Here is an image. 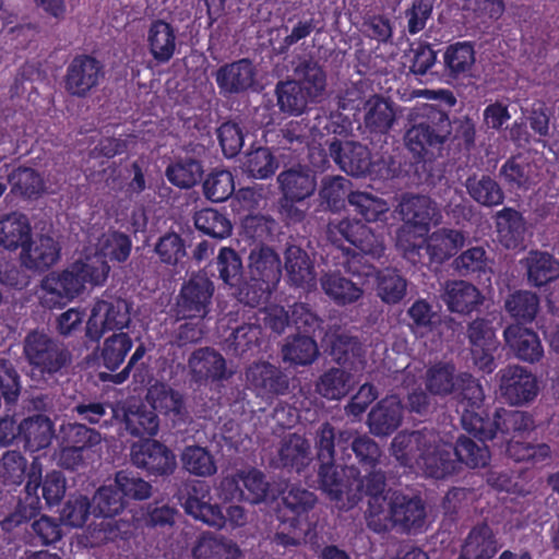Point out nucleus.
<instances>
[{
	"mask_svg": "<svg viewBox=\"0 0 559 559\" xmlns=\"http://www.w3.org/2000/svg\"><path fill=\"white\" fill-rule=\"evenodd\" d=\"M457 400L456 412L461 414L463 428L474 433L477 426L472 417L484 418L489 411L483 408L485 393L481 384L468 372L457 374V384L453 391Z\"/></svg>",
	"mask_w": 559,
	"mask_h": 559,
	"instance_id": "15",
	"label": "nucleus"
},
{
	"mask_svg": "<svg viewBox=\"0 0 559 559\" xmlns=\"http://www.w3.org/2000/svg\"><path fill=\"white\" fill-rule=\"evenodd\" d=\"M131 322L130 306L121 298L97 300L86 322L85 334L92 342H98L107 331H120Z\"/></svg>",
	"mask_w": 559,
	"mask_h": 559,
	"instance_id": "9",
	"label": "nucleus"
},
{
	"mask_svg": "<svg viewBox=\"0 0 559 559\" xmlns=\"http://www.w3.org/2000/svg\"><path fill=\"white\" fill-rule=\"evenodd\" d=\"M497 376L499 377L500 395L510 405L528 404L539 393L536 376L524 367L509 365L500 369Z\"/></svg>",
	"mask_w": 559,
	"mask_h": 559,
	"instance_id": "12",
	"label": "nucleus"
},
{
	"mask_svg": "<svg viewBox=\"0 0 559 559\" xmlns=\"http://www.w3.org/2000/svg\"><path fill=\"white\" fill-rule=\"evenodd\" d=\"M285 269L295 286L302 287L314 280L313 263L302 247H286Z\"/></svg>",
	"mask_w": 559,
	"mask_h": 559,
	"instance_id": "51",
	"label": "nucleus"
},
{
	"mask_svg": "<svg viewBox=\"0 0 559 559\" xmlns=\"http://www.w3.org/2000/svg\"><path fill=\"white\" fill-rule=\"evenodd\" d=\"M504 340L507 345L522 361L534 364L544 356V348L536 332L520 324H510L506 328Z\"/></svg>",
	"mask_w": 559,
	"mask_h": 559,
	"instance_id": "22",
	"label": "nucleus"
},
{
	"mask_svg": "<svg viewBox=\"0 0 559 559\" xmlns=\"http://www.w3.org/2000/svg\"><path fill=\"white\" fill-rule=\"evenodd\" d=\"M452 123L449 115L435 105H425L411 120L404 133V143L416 165H427L442 156L450 140Z\"/></svg>",
	"mask_w": 559,
	"mask_h": 559,
	"instance_id": "2",
	"label": "nucleus"
},
{
	"mask_svg": "<svg viewBox=\"0 0 559 559\" xmlns=\"http://www.w3.org/2000/svg\"><path fill=\"white\" fill-rule=\"evenodd\" d=\"M477 426L473 436L483 440H492L500 433L503 438L515 432L531 431L535 420L531 413L518 409L497 407L488 412L484 418L472 417Z\"/></svg>",
	"mask_w": 559,
	"mask_h": 559,
	"instance_id": "8",
	"label": "nucleus"
},
{
	"mask_svg": "<svg viewBox=\"0 0 559 559\" xmlns=\"http://www.w3.org/2000/svg\"><path fill=\"white\" fill-rule=\"evenodd\" d=\"M245 374L247 388L265 402L272 403L289 392L288 374L269 361L253 362L246 369Z\"/></svg>",
	"mask_w": 559,
	"mask_h": 559,
	"instance_id": "11",
	"label": "nucleus"
},
{
	"mask_svg": "<svg viewBox=\"0 0 559 559\" xmlns=\"http://www.w3.org/2000/svg\"><path fill=\"white\" fill-rule=\"evenodd\" d=\"M350 187L352 182L342 176L324 177L319 191L321 203L333 212L344 209L353 192Z\"/></svg>",
	"mask_w": 559,
	"mask_h": 559,
	"instance_id": "59",
	"label": "nucleus"
},
{
	"mask_svg": "<svg viewBox=\"0 0 559 559\" xmlns=\"http://www.w3.org/2000/svg\"><path fill=\"white\" fill-rule=\"evenodd\" d=\"M206 495L198 497L189 493L183 507L185 511L192 515L194 519L202 521L203 523L222 528L226 524V516L223 509L218 504H212L209 500H205Z\"/></svg>",
	"mask_w": 559,
	"mask_h": 559,
	"instance_id": "58",
	"label": "nucleus"
},
{
	"mask_svg": "<svg viewBox=\"0 0 559 559\" xmlns=\"http://www.w3.org/2000/svg\"><path fill=\"white\" fill-rule=\"evenodd\" d=\"M443 300L451 312L471 313L481 304V295L474 285L454 281L447 284Z\"/></svg>",
	"mask_w": 559,
	"mask_h": 559,
	"instance_id": "38",
	"label": "nucleus"
},
{
	"mask_svg": "<svg viewBox=\"0 0 559 559\" xmlns=\"http://www.w3.org/2000/svg\"><path fill=\"white\" fill-rule=\"evenodd\" d=\"M194 225L203 235H207L214 239L228 237L233 229L230 221L213 209H203L197 212L194 215Z\"/></svg>",
	"mask_w": 559,
	"mask_h": 559,
	"instance_id": "61",
	"label": "nucleus"
},
{
	"mask_svg": "<svg viewBox=\"0 0 559 559\" xmlns=\"http://www.w3.org/2000/svg\"><path fill=\"white\" fill-rule=\"evenodd\" d=\"M92 503L95 520L87 528L92 546H102L118 540L127 542L132 537V523L115 519L127 504L116 485L99 487L93 496Z\"/></svg>",
	"mask_w": 559,
	"mask_h": 559,
	"instance_id": "3",
	"label": "nucleus"
},
{
	"mask_svg": "<svg viewBox=\"0 0 559 559\" xmlns=\"http://www.w3.org/2000/svg\"><path fill=\"white\" fill-rule=\"evenodd\" d=\"M469 197L480 205L496 206L503 202L504 193L500 185L490 176H469L465 182Z\"/></svg>",
	"mask_w": 559,
	"mask_h": 559,
	"instance_id": "50",
	"label": "nucleus"
},
{
	"mask_svg": "<svg viewBox=\"0 0 559 559\" xmlns=\"http://www.w3.org/2000/svg\"><path fill=\"white\" fill-rule=\"evenodd\" d=\"M110 266L104 252H94L70 264L60 273H50L41 281L43 302L49 308L64 306L80 296L85 284L100 286L108 277Z\"/></svg>",
	"mask_w": 559,
	"mask_h": 559,
	"instance_id": "1",
	"label": "nucleus"
},
{
	"mask_svg": "<svg viewBox=\"0 0 559 559\" xmlns=\"http://www.w3.org/2000/svg\"><path fill=\"white\" fill-rule=\"evenodd\" d=\"M0 245H35L25 214L12 212L0 219Z\"/></svg>",
	"mask_w": 559,
	"mask_h": 559,
	"instance_id": "47",
	"label": "nucleus"
},
{
	"mask_svg": "<svg viewBox=\"0 0 559 559\" xmlns=\"http://www.w3.org/2000/svg\"><path fill=\"white\" fill-rule=\"evenodd\" d=\"M263 328L260 323L248 322L236 328L227 338V350L239 358H250L261 350Z\"/></svg>",
	"mask_w": 559,
	"mask_h": 559,
	"instance_id": "30",
	"label": "nucleus"
},
{
	"mask_svg": "<svg viewBox=\"0 0 559 559\" xmlns=\"http://www.w3.org/2000/svg\"><path fill=\"white\" fill-rule=\"evenodd\" d=\"M277 223L264 215H249L241 222L240 240L247 245H269L277 235Z\"/></svg>",
	"mask_w": 559,
	"mask_h": 559,
	"instance_id": "42",
	"label": "nucleus"
},
{
	"mask_svg": "<svg viewBox=\"0 0 559 559\" xmlns=\"http://www.w3.org/2000/svg\"><path fill=\"white\" fill-rule=\"evenodd\" d=\"M277 181L283 192L282 209L295 221H301L304 212L295 209L293 204L313 194L317 187L314 176L308 169L289 168L278 175Z\"/></svg>",
	"mask_w": 559,
	"mask_h": 559,
	"instance_id": "16",
	"label": "nucleus"
},
{
	"mask_svg": "<svg viewBox=\"0 0 559 559\" xmlns=\"http://www.w3.org/2000/svg\"><path fill=\"white\" fill-rule=\"evenodd\" d=\"M479 442L466 436H460L453 445V459L457 461V471L461 464L469 468H480L489 464L490 451L485 441L477 438Z\"/></svg>",
	"mask_w": 559,
	"mask_h": 559,
	"instance_id": "40",
	"label": "nucleus"
},
{
	"mask_svg": "<svg viewBox=\"0 0 559 559\" xmlns=\"http://www.w3.org/2000/svg\"><path fill=\"white\" fill-rule=\"evenodd\" d=\"M23 354L33 374L44 380L61 373L71 362V353L61 342L36 330L25 336Z\"/></svg>",
	"mask_w": 559,
	"mask_h": 559,
	"instance_id": "5",
	"label": "nucleus"
},
{
	"mask_svg": "<svg viewBox=\"0 0 559 559\" xmlns=\"http://www.w3.org/2000/svg\"><path fill=\"white\" fill-rule=\"evenodd\" d=\"M431 200L426 195H403L397 212L403 224L396 229L395 245H429L426 240L432 219Z\"/></svg>",
	"mask_w": 559,
	"mask_h": 559,
	"instance_id": "6",
	"label": "nucleus"
},
{
	"mask_svg": "<svg viewBox=\"0 0 559 559\" xmlns=\"http://www.w3.org/2000/svg\"><path fill=\"white\" fill-rule=\"evenodd\" d=\"M305 93L306 91L299 82L293 80L280 81L275 87L280 110L289 116L301 115L309 102H316L313 97Z\"/></svg>",
	"mask_w": 559,
	"mask_h": 559,
	"instance_id": "39",
	"label": "nucleus"
},
{
	"mask_svg": "<svg viewBox=\"0 0 559 559\" xmlns=\"http://www.w3.org/2000/svg\"><path fill=\"white\" fill-rule=\"evenodd\" d=\"M349 478L352 479V487L349 490L348 500L357 503L364 497H370L378 500L385 490L386 477L385 473L378 466L367 467L359 469L355 466L349 469Z\"/></svg>",
	"mask_w": 559,
	"mask_h": 559,
	"instance_id": "24",
	"label": "nucleus"
},
{
	"mask_svg": "<svg viewBox=\"0 0 559 559\" xmlns=\"http://www.w3.org/2000/svg\"><path fill=\"white\" fill-rule=\"evenodd\" d=\"M130 459L135 467L156 477L173 474L177 465L175 453L154 439L134 442L130 449Z\"/></svg>",
	"mask_w": 559,
	"mask_h": 559,
	"instance_id": "13",
	"label": "nucleus"
},
{
	"mask_svg": "<svg viewBox=\"0 0 559 559\" xmlns=\"http://www.w3.org/2000/svg\"><path fill=\"white\" fill-rule=\"evenodd\" d=\"M133 346V341L128 333L119 332L105 338L100 347V364L108 370H117L124 361Z\"/></svg>",
	"mask_w": 559,
	"mask_h": 559,
	"instance_id": "53",
	"label": "nucleus"
},
{
	"mask_svg": "<svg viewBox=\"0 0 559 559\" xmlns=\"http://www.w3.org/2000/svg\"><path fill=\"white\" fill-rule=\"evenodd\" d=\"M146 399L151 409L171 417L173 421L182 420L187 414L182 395L165 384L151 386Z\"/></svg>",
	"mask_w": 559,
	"mask_h": 559,
	"instance_id": "35",
	"label": "nucleus"
},
{
	"mask_svg": "<svg viewBox=\"0 0 559 559\" xmlns=\"http://www.w3.org/2000/svg\"><path fill=\"white\" fill-rule=\"evenodd\" d=\"M383 500L386 502L388 513L384 521L376 520L371 514L369 527L376 533L396 528L401 533H419L426 523V506L419 495L407 493L401 489H389Z\"/></svg>",
	"mask_w": 559,
	"mask_h": 559,
	"instance_id": "4",
	"label": "nucleus"
},
{
	"mask_svg": "<svg viewBox=\"0 0 559 559\" xmlns=\"http://www.w3.org/2000/svg\"><path fill=\"white\" fill-rule=\"evenodd\" d=\"M281 133L284 147L295 152L308 147L318 138L316 121L311 123L310 120L305 118L290 120L281 129Z\"/></svg>",
	"mask_w": 559,
	"mask_h": 559,
	"instance_id": "56",
	"label": "nucleus"
},
{
	"mask_svg": "<svg viewBox=\"0 0 559 559\" xmlns=\"http://www.w3.org/2000/svg\"><path fill=\"white\" fill-rule=\"evenodd\" d=\"M559 277V261L546 252L532 251L527 259V280L542 287Z\"/></svg>",
	"mask_w": 559,
	"mask_h": 559,
	"instance_id": "48",
	"label": "nucleus"
},
{
	"mask_svg": "<svg viewBox=\"0 0 559 559\" xmlns=\"http://www.w3.org/2000/svg\"><path fill=\"white\" fill-rule=\"evenodd\" d=\"M21 263L33 272H45L59 259L62 247H21Z\"/></svg>",
	"mask_w": 559,
	"mask_h": 559,
	"instance_id": "63",
	"label": "nucleus"
},
{
	"mask_svg": "<svg viewBox=\"0 0 559 559\" xmlns=\"http://www.w3.org/2000/svg\"><path fill=\"white\" fill-rule=\"evenodd\" d=\"M165 175L171 185L180 189H190L202 180L204 167L201 160L185 156L169 164Z\"/></svg>",
	"mask_w": 559,
	"mask_h": 559,
	"instance_id": "41",
	"label": "nucleus"
},
{
	"mask_svg": "<svg viewBox=\"0 0 559 559\" xmlns=\"http://www.w3.org/2000/svg\"><path fill=\"white\" fill-rule=\"evenodd\" d=\"M370 228L358 219L344 218L328 225V237L331 245L347 241L349 245H370Z\"/></svg>",
	"mask_w": 559,
	"mask_h": 559,
	"instance_id": "49",
	"label": "nucleus"
},
{
	"mask_svg": "<svg viewBox=\"0 0 559 559\" xmlns=\"http://www.w3.org/2000/svg\"><path fill=\"white\" fill-rule=\"evenodd\" d=\"M53 424L49 417L36 414L20 423V443L29 452H37L50 445Z\"/></svg>",
	"mask_w": 559,
	"mask_h": 559,
	"instance_id": "29",
	"label": "nucleus"
},
{
	"mask_svg": "<svg viewBox=\"0 0 559 559\" xmlns=\"http://www.w3.org/2000/svg\"><path fill=\"white\" fill-rule=\"evenodd\" d=\"M150 51L158 62L169 61L176 49V33L171 24L155 20L147 32Z\"/></svg>",
	"mask_w": 559,
	"mask_h": 559,
	"instance_id": "37",
	"label": "nucleus"
},
{
	"mask_svg": "<svg viewBox=\"0 0 559 559\" xmlns=\"http://www.w3.org/2000/svg\"><path fill=\"white\" fill-rule=\"evenodd\" d=\"M350 372L332 367L323 372L316 384L317 392L328 400H341L352 390Z\"/></svg>",
	"mask_w": 559,
	"mask_h": 559,
	"instance_id": "52",
	"label": "nucleus"
},
{
	"mask_svg": "<svg viewBox=\"0 0 559 559\" xmlns=\"http://www.w3.org/2000/svg\"><path fill=\"white\" fill-rule=\"evenodd\" d=\"M354 468V465L335 464V459L319 462L318 481L320 488L334 500H341L344 496L348 499L352 487L349 469Z\"/></svg>",
	"mask_w": 559,
	"mask_h": 559,
	"instance_id": "27",
	"label": "nucleus"
},
{
	"mask_svg": "<svg viewBox=\"0 0 559 559\" xmlns=\"http://www.w3.org/2000/svg\"><path fill=\"white\" fill-rule=\"evenodd\" d=\"M11 193L24 199H37L45 191V182L38 171L31 167H17L8 177Z\"/></svg>",
	"mask_w": 559,
	"mask_h": 559,
	"instance_id": "54",
	"label": "nucleus"
},
{
	"mask_svg": "<svg viewBox=\"0 0 559 559\" xmlns=\"http://www.w3.org/2000/svg\"><path fill=\"white\" fill-rule=\"evenodd\" d=\"M214 284L206 274H193L178 294L176 312L181 319H203L210 312Z\"/></svg>",
	"mask_w": 559,
	"mask_h": 559,
	"instance_id": "10",
	"label": "nucleus"
},
{
	"mask_svg": "<svg viewBox=\"0 0 559 559\" xmlns=\"http://www.w3.org/2000/svg\"><path fill=\"white\" fill-rule=\"evenodd\" d=\"M317 496L306 488L297 485L288 487L282 492L277 504V518L283 525L307 530L312 527L309 513L317 503Z\"/></svg>",
	"mask_w": 559,
	"mask_h": 559,
	"instance_id": "14",
	"label": "nucleus"
},
{
	"mask_svg": "<svg viewBox=\"0 0 559 559\" xmlns=\"http://www.w3.org/2000/svg\"><path fill=\"white\" fill-rule=\"evenodd\" d=\"M105 76V64L99 59L88 53H80L67 66L62 86L68 95L86 98L97 91Z\"/></svg>",
	"mask_w": 559,
	"mask_h": 559,
	"instance_id": "7",
	"label": "nucleus"
},
{
	"mask_svg": "<svg viewBox=\"0 0 559 559\" xmlns=\"http://www.w3.org/2000/svg\"><path fill=\"white\" fill-rule=\"evenodd\" d=\"M426 389L432 395L447 396L453 393L457 384L455 366L451 362H437L426 372Z\"/></svg>",
	"mask_w": 559,
	"mask_h": 559,
	"instance_id": "55",
	"label": "nucleus"
},
{
	"mask_svg": "<svg viewBox=\"0 0 559 559\" xmlns=\"http://www.w3.org/2000/svg\"><path fill=\"white\" fill-rule=\"evenodd\" d=\"M330 155L347 174L354 177H365L371 173L372 162L369 148L358 142L334 139L329 144Z\"/></svg>",
	"mask_w": 559,
	"mask_h": 559,
	"instance_id": "20",
	"label": "nucleus"
},
{
	"mask_svg": "<svg viewBox=\"0 0 559 559\" xmlns=\"http://www.w3.org/2000/svg\"><path fill=\"white\" fill-rule=\"evenodd\" d=\"M278 460L284 468L300 473L311 462L309 441L298 433L285 436L278 449Z\"/></svg>",
	"mask_w": 559,
	"mask_h": 559,
	"instance_id": "32",
	"label": "nucleus"
},
{
	"mask_svg": "<svg viewBox=\"0 0 559 559\" xmlns=\"http://www.w3.org/2000/svg\"><path fill=\"white\" fill-rule=\"evenodd\" d=\"M499 549L493 530L483 522L471 528L459 556L465 559H492Z\"/></svg>",
	"mask_w": 559,
	"mask_h": 559,
	"instance_id": "26",
	"label": "nucleus"
},
{
	"mask_svg": "<svg viewBox=\"0 0 559 559\" xmlns=\"http://www.w3.org/2000/svg\"><path fill=\"white\" fill-rule=\"evenodd\" d=\"M436 440V430L424 427L419 430L400 431L392 440L391 452L404 467L418 465L425 447Z\"/></svg>",
	"mask_w": 559,
	"mask_h": 559,
	"instance_id": "18",
	"label": "nucleus"
},
{
	"mask_svg": "<svg viewBox=\"0 0 559 559\" xmlns=\"http://www.w3.org/2000/svg\"><path fill=\"white\" fill-rule=\"evenodd\" d=\"M419 468L431 478L444 479L457 473V461L453 459V444L444 441L436 430V440L425 447L423 456L418 461Z\"/></svg>",
	"mask_w": 559,
	"mask_h": 559,
	"instance_id": "19",
	"label": "nucleus"
},
{
	"mask_svg": "<svg viewBox=\"0 0 559 559\" xmlns=\"http://www.w3.org/2000/svg\"><path fill=\"white\" fill-rule=\"evenodd\" d=\"M403 412L401 402L394 397H385L377 403L368 415L369 430L373 436L392 435L402 424Z\"/></svg>",
	"mask_w": 559,
	"mask_h": 559,
	"instance_id": "25",
	"label": "nucleus"
},
{
	"mask_svg": "<svg viewBox=\"0 0 559 559\" xmlns=\"http://www.w3.org/2000/svg\"><path fill=\"white\" fill-rule=\"evenodd\" d=\"M499 175L511 191L530 190L538 177L535 163L524 154H516L508 158L500 167Z\"/></svg>",
	"mask_w": 559,
	"mask_h": 559,
	"instance_id": "23",
	"label": "nucleus"
},
{
	"mask_svg": "<svg viewBox=\"0 0 559 559\" xmlns=\"http://www.w3.org/2000/svg\"><path fill=\"white\" fill-rule=\"evenodd\" d=\"M336 248L343 251V255L346 259L345 269L347 273L368 280L378 274L379 271L373 264V260L376 254H382L386 247H368V250H364L365 247H354V249L352 247Z\"/></svg>",
	"mask_w": 559,
	"mask_h": 559,
	"instance_id": "36",
	"label": "nucleus"
},
{
	"mask_svg": "<svg viewBox=\"0 0 559 559\" xmlns=\"http://www.w3.org/2000/svg\"><path fill=\"white\" fill-rule=\"evenodd\" d=\"M277 168L278 160L269 147L258 146L246 154L243 169L252 178H271Z\"/></svg>",
	"mask_w": 559,
	"mask_h": 559,
	"instance_id": "57",
	"label": "nucleus"
},
{
	"mask_svg": "<svg viewBox=\"0 0 559 559\" xmlns=\"http://www.w3.org/2000/svg\"><path fill=\"white\" fill-rule=\"evenodd\" d=\"M323 292L340 306H346L359 300L364 294L361 287L340 273L324 274L320 280Z\"/></svg>",
	"mask_w": 559,
	"mask_h": 559,
	"instance_id": "43",
	"label": "nucleus"
},
{
	"mask_svg": "<svg viewBox=\"0 0 559 559\" xmlns=\"http://www.w3.org/2000/svg\"><path fill=\"white\" fill-rule=\"evenodd\" d=\"M115 485L126 502L128 500H145L152 492V485L139 476L138 473L129 469H121L116 473Z\"/></svg>",
	"mask_w": 559,
	"mask_h": 559,
	"instance_id": "62",
	"label": "nucleus"
},
{
	"mask_svg": "<svg viewBox=\"0 0 559 559\" xmlns=\"http://www.w3.org/2000/svg\"><path fill=\"white\" fill-rule=\"evenodd\" d=\"M295 76L305 94L310 95L316 100L321 97L326 87V73L319 62L312 58H304L294 69Z\"/></svg>",
	"mask_w": 559,
	"mask_h": 559,
	"instance_id": "44",
	"label": "nucleus"
},
{
	"mask_svg": "<svg viewBox=\"0 0 559 559\" xmlns=\"http://www.w3.org/2000/svg\"><path fill=\"white\" fill-rule=\"evenodd\" d=\"M181 461L185 469L195 476L207 477L217 471L213 455L199 445L187 447L181 454Z\"/></svg>",
	"mask_w": 559,
	"mask_h": 559,
	"instance_id": "64",
	"label": "nucleus"
},
{
	"mask_svg": "<svg viewBox=\"0 0 559 559\" xmlns=\"http://www.w3.org/2000/svg\"><path fill=\"white\" fill-rule=\"evenodd\" d=\"M396 119L393 104L380 95H372L364 103V133L385 135Z\"/></svg>",
	"mask_w": 559,
	"mask_h": 559,
	"instance_id": "21",
	"label": "nucleus"
},
{
	"mask_svg": "<svg viewBox=\"0 0 559 559\" xmlns=\"http://www.w3.org/2000/svg\"><path fill=\"white\" fill-rule=\"evenodd\" d=\"M188 364L195 374L206 380H227L233 376V372L227 370L225 358L210 347L194 350Z\"/></svg>",
	"mask_w": 559,
	"mask_h": 559,
	"instance_id": "31",
	"label": "nucleus"
},
{
	"mask_svg": "<svg viewBox=\"0 0 559 559\" xmlns=\"http://www.w3.org/2000/svg\"><path fill=\"white\" fill-rule=\"evenodd\" d=\"M476 62L475 46L472 41H456L445 47L442 55L443 74L450 79L469 75Z\"/></svg>",
	"mask_w": 559,
	"mask_h": 559,
	"instance_id": "28",
	"label": "nucleus"
},
{
	"mask_svg": "<svg viewBox=\"0 0 559 559\" xmlns=\"http://www.w3.org/2000/svg\"><path fill=\"white\" fill-rule=\"evenodd\" d=\"M258 70L249 58H241L221 66L214 79L223 96L243 94L257 84Z\"/></svg>",
	"mask_w": 559,
	"mask_h": 559,
	"instance_id": "17",
	"label": "nucleus"
},
{
	"mask_svg": "<svg viewBox=\"0 0 559 559\" xmlns=\"http://www.w3.org/2000/svg\"><path fill=\"white\" fill-rule=\"evenodd\" d=\"M497 230L501 245H520L525 231L522 214L511 207H504L497 214Z\"/></svg>",
	"mask_w": 559,
	"mask_h": 559,
	"instance_id": "60",
	"label": "nucleus"
},
{
	"mask_svg": "<svg viewBox=\"0 0 559 559\" xmlns=\"http://www.w3.org/2000/svg\"><path fill=\"white\" fill-rule=\"evenodd\" d=\"M250 275L274 287L281 280V260L273 247H255L249 255Z\"/></svg>",
	"mask_w": 559,
	"mask_h": 559,
	"instance_id": "33",
	"label": "nucleus"
},
{
	"mask_svg": "<svg viewBox=\"0 0 559 559\" xmlns=\"http://www.w3.org/2000/svg\"><path fill=\"white\" fill-rule=\"evenodd\" d=\"M283 359L295 366L311 365L319 355L314 335L297 334L288 337L282 348Z\"/></svg>",
	"mask_w": 559,
	"mask_h": 559,
	"instance_id": "46",
	"label": "nucleus"
},
{
	"mask_svg": "<svg viewBox=\"0 0 559 559\" xmlns=\"http://www.w3.org/2000/svg\"><path fill=\"white\" fill-rule=\"evenodd\" d=\"M539 297L528 290H516L504 301L507 313L516 322L515 324L531 323L539 311Z\"/></svg>",
	"mask_w": 559,
	"mask_h": 559,
	"instance_id": "45",
	"label": "nucleus"
},
{
	"mask_svg": "<svg viewBox=\"0 0 559 559\" xmlns=\"http://www.w3.org/2000/svg\"><path fill=\"white\" fill-rule=\"evenodd\" d=\"M123 426L127 433L132 437H153L158 432L159 419L154 409L141 403L124 409Z\"/></svg>",
	"mask_w": 559,
	"mask_h": 559,
	"instance_id": "34",
	"label": "nucleus"
}]
</instances>
